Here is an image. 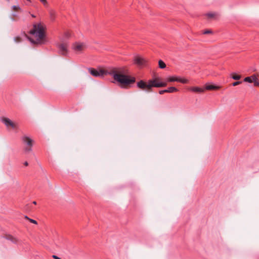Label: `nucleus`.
Wrapping results in <instances>:
<instances>
[{"instance_id": "a878e982", "label": "nucleus", "mask_w": 259, "mask_h": 259, "mask_svg": "<svg viewBox=\"0 0 259 259\" xmlns=\"http://www.w3.org/2000/svg\"><path fill=\"white\" fill-rule=\"evenodd\" d=\"M240 83H241V81H236V82H233L232 85L233 86H236Z\"/></svg>"}, {"instance_id": "f03ea898", "label": "nucleus", "mask_w": 259, "mask_h": 259, "mask_svg": "<svg viewBox=\"0 0 259 259\" xmlns=\"http://www.w3.org/2000/svg\"><path fill=\"white\" fill-rule=\"evenodd\" d=\"M47 27L42 22L33 24V28L30 31V41L35 44L44 45L48 42L46 35Z\"/></svg>"}, {"instance_id": "72a5a7b5", "label": "nucleus", "mask_w": 259, "mask_h": 259, "mask_svg": "<svg viewBox=\"0 0 259 259\" xmlns=\"http://www.w3.org/2000/svg\"><path fill=\"white\" fill-rule=\"evenodd\" d=\"M32 17H33V18H35V16L34 15H31Z\"/></svg>"}, {"instance_id": "2eb2a0df", "label": "nucleus", "mask_w": 259, "mask_h": 259, "mask_svg": "<svg viewBox=\"0 0 259 259\" xmlns=\"http://www.w3.org/2000/svg\"><path fill=\"white\" fill-rule=\"evenodd\" d=\"M5 238L8 240H10L13 243H17V239L10 235H6Z\"/></svg>"}, {"instance_id": "7c9ffc66", "label": "nucleus", "mask_w": 259, "mask_h": 259, "mask_svg": "<svg viewBox=\"0 0 259 259\" xmlns=\"http://www.w3.org/2000/svg\"><path fill=\"white\" fill-rule=\"evenodd\" d=\"M16 17V16L15 15H13V18L12 19L15 20L16 19V18H15Z\"/></svg>"}, {"instance_id": "5701e85b", "label": "nucleus", "mask_w": 259, "mask_h": 259, "mask_svg": "<svg viewBox=\"0 0 259 259\" xmlns=\"http://www.w3.org/2000/svg\"><path fill=\"white\" fill-rule=\"evenodd\" d=\"M64 35L67 37H70L71 36V33L70 31H66L64 32Z\"/></svg>"}, {"instance_id": "f8f14e48", "label": "nucleus", "mask_w": 259, "mask_h": 259, "mask_svg": "<svg viewBox=\"0 0 259 259\" xmlns=\"http://www.w3.org/2000/svg\"><path fill=\"white\" fill-rule=\"evenodd\" d=\"M59 49L61 54L63 55L65 54L67 52L68 45L67 44H61L59 46Z\"/></svg>"}, {"instance_id": "aec40b11", "label": "nucleus", "mask_w": 259, "mask_h": 259, "mask_svg": "<svg viewBox=\"0 0 259 259\" xmlns=\"http://www.w3.org/2000/svg\"><path fill=\"white\" fill-rule=\"evenodd\" d=\"M39 1L42 4L45 8H48L49 7V3L48 0H39Z\"/></svg>"}, {"instance_id": "0eeeda50", "label": "nucleus", "mask_w": 259, "mask_h": 259, "mask_svg": "<svg viewBox=\"0 0 259 259\" xmlns=\"http://www.w3.org/2000/svg\"><path fill=\"white\" fill-rule=\"evenodd\" d=\"M22 140L23 143L26 145V147L24 148L25 151L27 152H30L32 150L34 141L30 137L26 136L22 138Z\"/></svg>"}, {"instance_id": "2f4dec72", "label": "nucleus", "mask_w": 259, "mask_h": 259, "mask_svg": "<svg viewBox=\"0 0 259 259\" xmlns=\"http://www.w3.org/2000/svg\"><path fill=\"white\" fill-rule=\"evenodd\" d=\"M25 218L28 220V219H29L27 215L25 216Z\"/></svg>"}, {"instance_id": "f257e3e1", "label": "nucleus", "mask_w": 259, "mask_h": 259, "mask_svg": "<svg viewBox=\"0 0 259 259\" xmlns=\"http://www.w3.org/2000/svg\"><path fill=\"white\" fill-rule=\"evenodd\" d=\"M90 73L95 77L104 76L107 75H112L113 78L119 83L122 88H127L136 82L134 76L128 75L129 70L125 66L113 67L108 69L100 68L98 69H89Z\"/></svg>"}, {"instance_id": "423d86ee", "label": "nucleus", "mask_w": 259, "mask_h": 259, "mask_svg": "<svg viewBox=\"0 0 259 259\" xmlns=\"http://www.w3.org/2000/svg\"><path fill=\"white\" fill-rule=\"evenodd\" d=\"M166 81L167 82H179L183 84H188L190 82V81L188 79L185 78V77H182L179 76H170L166 78Z\"/></svg>"}, {"instance_id": "dca6fc26", "label": "nucleus", "mask_w": 259, "mask_h": 259, "mask_svg": "<svg viewBox=\"0 0 259 259\" xmlns=\"http://www.w3.org/2000/svg\"><path fill=\"white\" fill-rule=\"evenodd\" d=\"M49 15L50 19L52 20H54L56 16V12L53 10H50L49 11Z\"/></svg>"}, {"instance_id": "4468645a", "label": "nucleus", "mask_w": 259, "mask_h": 259, "mask_svg": "<svg viewBox=\"0 0 259 259\" xmlns=\"http://www.w3.org/2000/svg\"><path fill=\"white\" fill-rule=\"evenodd\" d=\"M256 75H252L250 76H248L245 77L244 79V81L245 82H248L249 83H253V82L254 81V79L256 78Z\"/></svg>"}, {"instance_id": "c756f323", "label": "nucleus", "mask_w": 259, "mask_h": 259, "mask_svg": "<svg viewBox=\"0 0 259 259\" xmlns=\"http://www.w3.org/2000/svg\"><path fill=\"white\" fill-rule=\"evenodd\" d=\"M24 165L25 166H27L28 165V163L27 161H25V162H24Z\"/></svg>"}, {"instance_id": "6e6552de", "label": "nucleus", "mask_w": 259, "mask_h": 259, "mask_svg": "<svg viewBox=\"0 0 259 259\" xmlns=\"http://www.w3.org/2000/svg\"><path fill=\"white\" fill-rule=\"evenodd\" d=\"M150 83H151V85L152 88L153 87L155 88H161L164 87L167 85L166 81H162L161 80V78L159 77H156L153 78L152 79L150 80Z\"/></svg>"}, {"instance_id": "412c9836", "label": "nucleus", "mask_w": 259, "mask_h": 259, "mask_svg": "<svg viewBox=\"0 0 259 259\" xmlns=\"http://www.w3.org/2000/svg\"><path fill=\"white\" fill-rule=\"evenodd\" d=\"M12 10L14 12H21V9L18 6H13L12 7Z\"/></svg>"}, {"instance_id": "f3484780", "label": "nucleus", "mask_w": 259, "mask_h": 259, "mask_svg": "<svg viewBox=\"0 0 259 259\" xmlns=\"http://www.w3.org/2000/svg\"><path fill=\"white\" fill-rule=\"evenodd\" d=\"M167 93H172L175 92H177L179 91L178 89L175 87H171L166 89Z\"/></svg>"}, {"instance_id": "f704fd0d", "label": "nucleus", "mask_w": 259, "mask_h": 259, "mask_svg": "<svg viewBox=\"0 0 259 259\" xmlns=\"http://www.w3.org/2000/svg\"><path fill=\"white\" fill-rule=\"evenodd\" d=\"M27 1L31 2V0H27Z\"/></svg>"}, {"instance_id": "bb28decb", "label": "nucleus", "mask_w": 259, "mask_h": 259, "mask_svg": "<svg viewBox=\"0 0 259 259\" xmlns=\"http://www.w3.org/2000/svg\"><path fill=\"white\" fill-rule=\"evenodd\" d=\"M212 31L210 30H207L203 32V34H210L211 33Z\"/></svg>"}, {"instance_id": "9d476101", "label": "nucleus", "mask_w": 259, "mask_h": 259, "mask_svg": "<svg viewBox=\"0 0 259 259\" xmlns=\"http://www.w3.org/2000/svg\"><path fill=\"white\" fill-rule=\"evenodd\" d=\"M188 90L191 92L197 94H203L205 92V89L204 88L198 86L190 87L188 88Z\"/></svg>"}, {"instance_id": "473e14b6", "label": "nucleus", "mask_w": 259, "mask_h": 259, "mask_svg": "<svg viewBox=\"0 0 259 259\" xmlns=\"http://www.w3.org/2000/svg\"><path fill=\"white\" fill-rule=\"evenodd\" d=\"M33 203L34 204H36V201H33Z\"/></svg>"}, {"instance_id": "4be33fe9", "label": "nucleus", "mask_w": 259, "mask_h": 259, "mask_svg": "<svg viewBox=\"0 0 259 259\" xmlns=\"http://www.w3.org/2000/svg\"><path fill=\"white\" fill-rule=\"evenodd\" d=\"M254 83V85L255 87H259V81L257 78V77H256V78L254 79V81L253 82Z\"/></svg>"}, {"instance_id": "39448f33", "label": "nucleus", "mask_w": 259, "mask_h": 259, "mask_svg": "<svg viewBox=\"0 0 259 259\" xmlns=\"http://www.w3.org/2000/svg\"><path fill=\"white\" fill-rule=\"evenodd\" d=\"M137 85L138 88L142 91L147 92L152 91V87L150 80L148 82L141 80L137 83Z\"/></svg>"}, {"instance_id": "b1692460", "label": "nucleus", "mask_w": 259, "mask_h": 259, "mask_svg": "<svg viewBox=\"0 0 259 259\" xmlns=\"http://www.w3.org/2000/svg\"><path fill=\"white\" fill-rule=\"evenodd\" d=\"M15 41H16L17 42H20L21 40V37L17 36L15 38Z\"/></svg>"}, {"instance_id": "7ed1b4c3", "label": "nucleus", "mask_w": 259, "mask_h": 259, "mask_svg": "<svg viewBox=\"0 0 259 259\" xmlns=\"http://www.w3.org/2000/svg\"><path fill=\"white\" fill-rule=\"evenodd\" d=\"M71 49L75 54H81L87 49V45L83 41H76L72 43Z\"/></svg>"}, {"instance_id": "a211bd4d", "label": "nucleus", "mask_w": 259, "mask_h": 259, "mask_svg": "<svg viewBox=\"0 0 259 259\" xmlns=\"http://www.w3.org/2000/svg\"><path fill=\"white\" fill-rule=\"evenodd\" d=\"M231 76L234 80H239L241 78V75L237 74L235 73H232L231 74Z\"/></svg>"}, {"instance_id": "9b49d317", "label": "nucleus", "mask_w": 259, "mask_h": 259, "mask_svg": "<svg viewBox=\"0 0 259 259\" xmlns=\"http://www.w3.org/2000/svg\"><path fill=\"white\" fill-rule=\"evenodd\" d=\"M221 87L220 86L213 85V84H206L205 85V91L206 90L208 91H212V90H218L220 89Z\"/></svg>"}, {"instance_id": "cd10ccee", "label": "nucleus", "mask_w": 259, "mask_h": 259, "mask_svg": "<svg viewBox=\"0 0 259 259\" xmlns=\"http://www.w3.org/2000/svg\"><path fill=\"white\" fill-rule=\"evenodd\" d=\"M167 93L166 90H161V91H160L159 92V93L160 94H161H161H164V93Z\"/></svg>"}, {"instance_id": "393cba45", "label": "nucleus", "mask_w": 259, "mask_h": 259, "mask_svg": "<svg viewBox=\"0 0 259 259\" xmlns=\"http://www.w3.org/2000/svg\"><path fill=\"white\" fill-rule=\"evenodd\" d=\"M28 220L30 221V222L33 223V224H37V222L34 220H33L31 219H28Z\"/></svg>"}, {"instance_id": "20e7f679", "label": "nucleus", "mask_w": 259, "mask_h": 259, "mask_svg": "<svg viewBox=\"0 0 259 259\" xmlns=\"http://www.w3.org/2000/svg\"><path fill=\"white\" fill-rule=\"evenodd\" d=\"M148 62L147 59L139 55H136L134 57L133 63L139 67L146 66Z\"/></svg>"}, {"instance_id": "ddd939ff", "label": "nucleus", "mask_w": 259, "mask_h": 259, "mask_svg": "<svg viewBox=\"0 0 259 259\" xmlns=\"http://www.w3.org/2000/svg\"><path fill=\"white\" fill-rule=\"evenodd\" d=\"M207 19H215L218 17V14L215 12H209L205 14Z\"/></svg>"}, {"instance_id": "1a4fd4ad", "label": "nucleus", "mask_w": 259, "mask_h": 259, "mask_svg": "<svg viewBox=\"0 0 259 259\" xmlns=\"http://www.w3.org/2000/svg\"><path fill=\"white\" fill-rule=\"evenodd\" d=\"M2 121L5 124L7 128H12L13 129H17L18 128V124L10 119L3 117L1 118Z\"/></svg>"}, {"instance_id": "c85d7f7f", "label": "nucleus", "mask_w": 259, "mask_h": 259, "mask_svg": "<svg viewBox=\"0 0 259 259\" xmlns=\"http://www.w3.org/2000/svg\"><path fill=\"white\" fill-rule=\"evenodd\" d=\"M52 257L54 258V259H61L60 257L57 256V255H53L52 256Z\"/></svg>"}, {"instance_id": "6ab92c4d", "label": "nucleus", "mask_w": 259, "mask_h": 259, "mask_svg": "<svg viewBox=\"0 0 259 259\" xmlns=\"http://www.w3.org/2000/svg\"><path fill=\"white\" fill-rule=\"evenodd\" d=\"M158 66L161 69H164L166 67V64L163 61L161 60H159L158 61Z\"/></svg>"}]
</instances>
